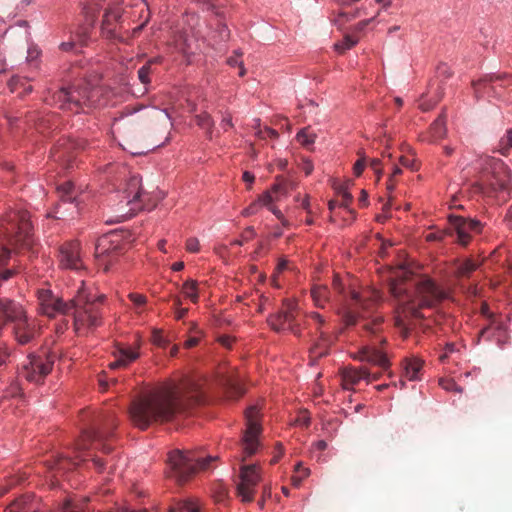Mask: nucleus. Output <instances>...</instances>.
I'll return each mask as SVG.
<instances>
[{
	"mask_svg": "<svg viewBox=\"0 0 512 512\" xmlns=\"http://www.w3.org/2000/svg\"><path fill=\"white\" fill-rule=\"evenodd\" d=\"M202 394L191 379L169 383L134 400L130 407L132 422L140 429L154 422H166L199 404Z\"/></svg>",
	"mask_w": 512,
	"mask_h": 512,
	"instance_id": "f257e3e1",
	"label": "nucleus"
},
{
	"mask_svg": "<svg viewBox=\"0 0 512 512\" xmlns=\"http://www.w3.org/2000/svg\"><path fill=\"white\" fill-rule=\"evenodd\" d=\"M117 426L116 419L112 416H106L104 419L95 422L92 427L85 429L80 438L75 443V456L56 458L49 468L57 472L69 470L79 464L80 461H87L91 457L93 467L99 472L112 473L115 469L114 457L102 459L97 455H92L90 450H101L104 455H109L113 448L107 443Z\"/></svg>",
	"mask_w": 512,
	"mask_h": 512,
	"instance_id": "f03ea898",
	"label": "nucleus"
},
{
	"mask_svg": "<svg viewBox=\"0 0 512 512\" xmlns=\"http://www.w3.org/2000/svg\"><path fill=\"white\" fill-rule=\"evenodd\" d=\"M39 310L43 315L54 317L58 314H73L74 328L78 334H85L102 324L101 306L105 296H93L80 288L77 295L69 302H63L49 289H39L37 292Z\"/></svg>",
	"mask_w": 512,
	"mask_h": 512,
	"instance_id": "7ed1b4c3",
	"label": "nucleus"
},
{
	"mask_svg": "<svg viewBox=\"0 0 512 512\" xmlns=\"http://www.w3.org/2000/svg\"><path fill=\"white\" fill-rule=\"evenodd\" d=\"M348 310L344 314L346 326L360 325L365 335H371L375 342L383 344L386 339L381 336L383 331V317L376 314V306L380 301V294L373 289L362 292L350 291Z\"/></svg>",
	"mask_w": 512,
	"mask_h": 512,
	"instance_id": "20e7f679",
	"label": "nucleus"
},
{
	"mask_svg": "<svg viewBox=\"0 0 512 512\" xmlns=\"http://www.w3.org/2000/svg\"><path fill=\"white\" fill-rule=\"evenodd\" d=\"M410 287L414 288V294L413 296L407 295L405 299H402L401 293L405 291L406 288H403L401 285H393L391 292L400 301L407 303L405 309L410 312L411 316L414 318H424L425 316L421 313L420 309L435 308L448 297L445 290L426 276L415 278Z\"/></svg>",
	"mask_w": 512,
	"mask_h": 512,
	"instance_id": "39448f33",
	"label": "nucleus"
},
{
	"mask_svg": "<svg viewBox=\"0 0 512 512\" xmlns=\"http://www.w3.org/2000/svg\"><path fill=\"white\" fill-rule=\"evenodd\" d=\"M101 94V88L84 84L83 86L61 88L46 96L45 102L48 105L74 113L87 112L89 109L101 105Z\"/></svg>",
	"mask_w": 512,
	"mask_h": 512,
	"instance_id": "423d86ee",
	"label": "nucleus"
},
{
	"mask_svg": "<svg viewBox=\"0 0 512 512\" xmlns=\"http://www.w3.org/2000/svg\"><path fill=\"white\" fill-rule=\"evenodd\" d=\"M482 171L477 185L483 193L502 194L506 201L512 190L511 172L507 165L500 159L485 156L481 159Z\"/></svg>",
	"mask_w": 512,
	"mask_h": 512,
	"instance_id": "0eeeda50",
	"label": "nucleus"
},
{
	"mask_svg": "<svg viewBox=\"0 0 512 512\" xmlns=\"http://www.w3.org/2000/svg\"><path fill=\"white\" fill-rule=\"evenodd\" d=\"M0 319L2 325L4 320L13 323L15 340L21 345L30 343L37 334L35 320L28 318L23 307L14 300L0 298Z\"/></svg>",
	"mask_w": 512,
	"mask_h": 512,
	"instance_id": "6e6552de",
	"label": "nucleus"
},
{
	"mask_svg": "<svg viewBox=\"0 0 512 512\" xmlns=\"http://www.w3.org/2000/svg\"><path fill=\"white\" fill-rule=\"evenodd\" d=\"M216 459L217 457L211 456L197 457L193 452L172 451L168 456V477L174 479L178 484H183L197 471L208 469L210 462Z\"/></svg>",
	"mask_w": 512,
	"mask_h": 512,
	"instance_id": "1a4fd4ad",
	"label": "nucleus"
},
{
	"mask_svg": "<svg viewBox=\"0 0 512 512\" xmlns=\"http://www.w3.org/2000/svg\"><path fill=\"white\" fill-rule=\"evenodd\" d=\"M33 226L26 210H11L1 220L0 232H4L9 243L30 245Z\"/></svg>",
	"mask_w": 512,
	"mask_h": 512,
	"instance_id": "9d476101",
	"label": "nucleus"
},
{
	"mask_svg": "<svg viewBox=\"0 0 512 512\" xmlns=\"http://www.w3.org/2000/svg\"><path fill=\"white\" fill-rule=\"evenodd\" d=\"M145 196L141 187V178L138 175L130 176L123 190V200L117 205L118 221L128 219L143 209Z\"/></svg>",
	"mask_w": 512,
	"mask_h": 512,
	"instance_id": "9b49d317",
	"label": "nucleus"
},
{
	"mask_svg": "<svg viewBox=\"0 0 512 512\" xmlns=\"http://www.w3.org/2000/svg\"><path fill=\"white\" fill-rule=\"evenodd\" d=\"M302 318L303 315L298 304L292 300H285L281 310L269 316L267 321L270 327L277 332L287 330L296 336H300Z\"/></svg>",
	"mask_w": 512,
	"mask_h": 512,
	"instance_id": "f8f14e48",
	"label": "nucleus"
},
{
	"mask_svg": "<svg viewBox=\"0 0 512 512\" xmlns=\"http://www.w3.org/2000/svg\"><path fill=\"white\" fill-rule=\"evenodd\" d=\"M120 236L110 233L101 236L95 246V258L99 268L108 272L122 255Z\"/></svg>",
	"mask_w": 512,
	"mask_h": 512,
	"instance_id": "ddd939ff",
	"label": "nucleus"
},
{
	"mask_svg": "<svg viewBox=\"0 0 512 512\" xmlns=\"http://www.w3.org/2000/svg\"><path fill=\"white\" fill-rule=\"evenodd\" d=\"M259 417V409L256 406L249 407L245 412L247 428L241 441V462H244L248 457L254 455L259 448V435L262 431L261 425L259 423Z\"/></svg>",
	"mask_w": 512,
	"mask_h": 512,
	"instance_id": "4468645a",
	"label": "nucleus"
},
{
	"mask_svg": "<svg viewBox=\"0 0 512 512\" xmlns=\"http://www.w3.org/2000/svg\"><path fill=\"white\" fill-rule=\"evenodd\" d=\"M236 485L237 496L243 503L254 500L256 488L261 481L260 468L256 464L242 465Z\"/></svg>",
	"mask_w": 512,
	"mask_h": 512,
	"instance_id": "2eb2a0df",
	"label": "nucleus"
},
{
	"mask_svg": "<svg viewBox=\"0 0 512 512\" xmlns=\"http://www.w3.org/2000/svg\"><path fill=\"white\" fill-rule=\"evenodd\" d=\"M54 364L52 356H29L23 363L19 375L27 381L40 384L44 378L51 372Z\"/></svg>",
	"mask_w": 512,
	"mask_h": 512,
	"instance_id": "dca6fc26",
	"label": "nucleus"
},
{
	"mask_svg": "<svg viewBox=\"0 0 512 512\" xmlns=\"http://www.w3.org/2000/svg\"><path fill=\"white\" fill-rule=\"evenodd\" d=\"M450 235H456L457 242L462 246L468 245L474 234L482 231L483 224L472 218H465L462 216H450Z\"/></svg>",
	"mask_w": 512,
	"mask_h": 512,
	"instance_id": "f3484780",
	"label": "nucleus"
},
{
	"mask_svg": "<svg viewBox=\"0 0 512 512\" xmlns=\"http://www.w3.org/2000/svg\"><path fill=\"white\" fill-rule=\"evenodd\" d=\"M59 265L64 269L80 270L84 267L77 241L64 243L59 249Z\"/></svg>",
	"mask_w": 512,
	"mask_h": 512,
	"instance_id": "a211bd4d",
	"label": "nucleus"
},
{
	"mask_svg": "<svg viewBox=\"0 0 512 512\" xmlns=\"http://www.w3.org/2000/svg\"><path fill=\"white\" fill-rule=\"evenodd\" d=\"M308 317L317 324V331L319 332V341L311 348L310 352L315 358L323 357L328 354L329 346L333 340L328 333L322 330V326L325 324L322 315L317 312H311L308 314Z\"/></svg>",
	"mask_w": 512,
	"mask_h": 512,
	"instance_id": "6ab92c4d",
	"label": "nucleus"
},
{
	"mask_svg": "<svg viewBox=\"0 0 512 512\" xmlns=\"http://www.w3.org/2000/svg\"><path fill=\"white\" fill-rule=\"evenodd\" d=\"M84 149L83 141L63 140L54 148L52 155L55 161L61 162L67 168L72 167V151Z\"/></svg>",
	"mask_w": 512,
	"mask_h": 512,
	"instance_id": "aec40b11",
	"label": "nucleus"
},
{
	"mask_svg": "<svg viewBox=\"0 0 512 512\" xmlns=\"http://www.w3.org/2000/svg\"><path fill=\"white\" fill-rule=\"evenodd\" d=\"M122 15L123 10L119 4H112L105 10L102 21V32L107 38L116 37L114 24L120 23Z\"/></svg>",
	"mask_w": 512,
	"mask_h": 512,
	"instance_id": "412c9836",
	"label": "nucleus"
},
{
	"mask_svg": "<svg viewBox=\"0 0 512 512\" xmlns=\"http://www.w3.org/2000/svg\"><path fill=\"white\" fill-rule=\"evenodd\" d=\"M342 385L344 389H352V387L365 379L367 383H370V372L367 368H344L341 371Z\"/></svg>",
	"mask_w": 512,
	"mask_h": 512,
	"instance_id": "4be33fe9",
	"label": "nucleus"
},
{
	"mask_svg": "<svg viewBox=\"0 0 512 512\" xmlns=\"http://www.w3.org/2000/svg\"><path fill=\"white\" fill-rule=\"evenodd\" d=\"M115 360L109 363L110 369L125 368L139 357L137 349L131 347L117 346L114 351Z\"/></svg>",
	"mask_w": 512,
	"mask_h": 512,
	"instance_id": "5701e85b",
	"label": "nucleus"
},
{
	"mask_svg": "<svg viewBox=\"0 0 512 512\" xmlns=\"http://www.w3.org/2000/svg\"><path fill=\"white\" fill-rule=\"evenodd\" d=\"M359 354V359L361 361H366L379 366L384 370L388 369L390 366V361L387 358V355L375 347L365 346L360 350Z\"/></svg>",
	"mask_w": 512,
	"mask_h": 512,
	"instance_id": "b1692460",
	"label": "nucleus"
},
{
	"mask_svg": "<svg viewBox=\"0 0 512 512\" xmlns=\"http://www.w3.org/2000/svg\"><path fill=\"white\" fill-rule=\"evenodd\" d=\"M39 500L32 494L17 498L5 512H39Z\"/></svg>",
	"mask_w": 512,
	"mask_h": 512,
	"instance_id": "393cba45",
	"label": "nucleus"
},
{
	"mask_svg": "<svg viewBox=\"0 0 512 512\" xmlns=\"http://www.w3.org/2000/svg\"><path fill=\"white\" fill-rule=\"evenodd\" d=\"M423 367V361L419 358L412 357L404 360V375L410 380L420 379V374Z\"/></svg>",
	"mask_w": 512,
	"mask_h": 512,
	"instance_id": "a878e982",
	"label": "nucleus"
},
{
	"mask_svg": "<svg viewBox=\"0 0 512 512\" xmlns=\"http://www.w3.org/2000/svg\"><path fill=\"white\" fill-rule=\"evenodd\" d=\"M311 296L315 306L324 308L327 303L332 301L330 290L327 286L317 285L311 289Z\"/></svg>",
	"mask_w": 512,
	"mask_h": 512,
	"instance_id": "bb28decb",
	"label": "nucleus"
},
{
	"mask_svg": "<svg viewBox=\"0 0 512 512\" xmlns=\"http://www.w3.org/2000/svg\"><path fill=\"white\" fill-rule=\"evenodd\" d=\"M8 87L12 93H18L19 96H23L32 91V86L28 83L26 78L19 76L12 77L8 82Z\"/></svg>",
	"mask_w": 512,
	"mask_h": 512,
	"instance_id": "cd10ccee",
	"label": "nucleus"
},
{
	"mask_svg": "<svg viewBox=\"0 0 512 512\" xmlns=\"http://www.w3.org/2000/svg\"><path fill=\"white\" fill-rule=\"evenodd\" d=\"M170 512H201V506L198 499L189 498L178 501Z\"/></svg>",
	"mask_w": 512,
	"mask_h": 512,
	"instance_id": "c85d7f7f",
	"label": "nucleus"
},
{
	"mask_svg": "<svg viewBox=\"0 0 512 512\" xmlns=\"http://www.w3.org/2000/svg\"><path fill=\"white\" fill-rule=\"evenodd\" d=\"M296 184L293 180L277 177L276 182L272 186V192L276 195V198L287 195L289 191L295 188Z\"/></svg>",
	"mask_w": 512,
	"mask_h": 512,
	"instance_id": "c756f323",
	"label": "nucleus"
},
{
	"mask_svg": "<svg viewBox=\"0 0 512 512\" xmlns=\"http://www.w3.org/2000/svg\"><path fill=\"white\" fill-rule=\"evenodd\" d=\"M226 393L230 399L241 397L245 393V389L238 379L227 378L225 380Z\"/></svg>",
	"mask_w": 512,
	"mask_h": 512,
	"instance_id": "7c9ffc66",
	"label": "nucleus"
},
{
	"mask_svg": "<svg viewBox=\"0 0 512 512\" xmlns=\"http://www.w3.org/2000/svg\"><path fill=\"white\" fill-rule=\"evenodd\" d=\"M10 257V250L2 247L0 250V268L4 266ZM18 273L16 269L0 270V282L7 281Z\"/></svg>",
	"mask_w": 512,
	"mask_h": 512,
	"instance_id": "2f4dec72",
	"label": "nucleus"
},
{
	"mask_svg": "<svg viewBox=\"0 0 512 512\" xmlns=\"http://www.w3.org/2000/svg\"><path fill=\"white\" fill-rule=\"evenodd\" d=\"M161 57H155L146 62L139 70H138V78L142 84L147 85L150 83L149 75L153 73L152 66L154 64L161 63Z\"/></svg>",
	"mask_w": 512,
	"mask_h": 512,
	"instance_id": "473e14b6",
	"label": "nucleus"
},
{
	"mask_svg": "<svg viewBox=\"0 0 512 512\" xmlns=\"http://www.w3.org/2000/svg\"><path fill=\"white\" fill-rule=\"evenodd\" d=\"M316 133L310 127L302 128L296 135V140L305 148L310 149L316 140Z\"/></svg>",
	"mask_w": 512,
	"mask_h": 512,
	"instance_id": "72a5a7b5",
	"label": "nucleus"
},
{
	"mask_svg": "<svg viewBox=\"0 0 512 512\" xmlns=\"http://www.w3.org/2000/svg\"><path fill=\"white\" fill-rule=\"evenodd\" d=\"M430 134L434 140L441 139L446 134L444 116H439L430 126Z\"/></svg>",
	"mask_w": 512,
	"mask_h": 512,
	"instance_id": "f704fd0d",
	"label": "nucleus"
},
{
	"mask_svg": "<svg viewBox=\"0 0 512 512\" xmlns=\"http://www.w3.org/2000/svg\"><path fill=\"white\" fill-rule=\"evenodd\" d=\"M181 292L184 296L190 299L193 303H197L199 296L197 290V282L195 280H187L183 283Z\"/></svg>",
	"mask_w": 512,
	"mask_h": 512,
	"instance_id": "c9c22d12",
	"label": "nucleus"
},
{
	"mask_svg": "<svg viewBox=\"0 0 512 512\" xmlns=\"http://www.w3.org/2000/svg\"><path fill=\"white\" fill-rule=\"evenodd\" d=\"M479 264L471 259L460 262L457 266L456 273L460 277H469L472 272L478 268Z\"/></svg>",
	"mask_w": 512,
	"mask_h": 512,
	"instance_id": "e433bc0d",
	"label": "nucleus"
},
{
	"mask_svg": "<svg viewBox=\"0 0 512 512\" xmlns=\"http://www.w3.org/2000/svg\"><path fill=\"white\" fill-rule=\"evenodd\" d=\"M195 118H196L197 125L200 128L205 129L207 131V133L211 136L212 128L214 126V121H213L212 117L210 116V114H208L207 112H202L201 114L196 115Z\"/></svg>",
	"mask_w": 512,
	"mask_h": 512,
	"instance_id": "4c0bfd02",
	"label": "nucleus"
},
{
	"mask_svg": "<svg viewBox=\"0 0 512 512\" xmlns=\"http://www.w3.org/2000/svg\"><path fill=\"white\" fill-rule=\"evenodd\" d=\"M494 80V76H488L484 79L473 82V89L476 97H480L483 90L494 89L493 86H489L488 83Z\"/></svg>",
	"mask_w": 512,
	"mask_h": 512,
	"instance_id": "58836bf2",
	"label": "nucleus"
},
{
	"mask_svg": "<svg viewBox=\"0 0 512 512\" xmlns=\"http://www.w3.org/2000/svg\"><path fill=\"white\" fill-rule=\"evenodd\" d=\"M58 512H85L83 503L76 501H66Z\"/></svg>",
	"mask_w": 512,
	"mask_h": 512,
	"instance_id": "ea45409f",
	"label": "nucleus"
},
{
	"mask_svg": "<svg viewBox=\"0 0 512 512\" xmlns=\"http://www.w3.org/2000/svg\"><path fill=\"white\" fill-rule=\"evenodd\" d=\"M358 42L357 38H354L350 35H346L342 42L335 44V48L340 53L352 48Z\"/></svg>",
	"mask_w": 512,
	"mask_h": 512,
	"instance_id": "a19ab883",
	"label": "nucleus"
},
{
	"mask_svg": "<svg viewBox=\"0 0 512 512\" xmlns=\"http://www.w3.org/2000/svg\"><path fill=\"white\" fill-rule=\"evenodd\" d=\"M73 189V184L71 182H66L59 187V192L61 193V199L64 202H72L73 197L71 196Z\"/></svg>",
	"mask_w": 512,
	"mask_h": 512,
	"instance_id": "79ce46f5",
	"label": "nucleus"
},
{
	"mask_svg": "<svg viewBox=\"0 0 512 512\" xmlns=\"http://www.w3.org/2000/svg\"><path fill=\"white\" fill-rule=\"evenodd\" d=\"M338 195L341 197L340 205L343 207H348L352 202V195L347 191V189L343 186H339L336 188Z\"/></svg>",
	"mask_w": 512,
	"mask_h": 512,
	"instance_id": "37998d69",
	"label": "nucleus"
},
{
	"mask_svg": "<svg viewBox=\"0 0 512 512\" xmlns=\"http://www.w3.org/2000/svg\"><path fill=\"white\" fill-rule=\"evenodd\" d=\"M509 148H512V129L509 130L505 137L500 141V152L503 155H507Z\"/></svg>",
	"mask_w": 512,
	"mask_h": 512,
	"instance_id": "c03bdc74",
	"label": "nucleus"
},
{
	"mask_svg": "<svg viewBox=\"0 0 512 512\" xmlns=\"http://www.w3.org/2000/svg\"><path fill=\"white\" fill-rule=\"evenodd\" d=\"M439 385L447 391L462 392V388L458 386L453 379H440Z\"/></svg>",
	"mask_w": 512,
	"mask_h": 512,
	"instance_id": "a18cd8bd",
	"label": "nucleus"
},
{
	"mask_svg": "<svg viewBox=\"0 0 512 512\" xmlns=\"http://www.w3.org/2000/svg\"><path fill=\"white\" fill-rule=\"evenodd\" d=\"M241 56L240 53H236L235 56H231L227 59V63L228 65L230 66H238L240 68L239 70V76H244L245 73H246V70L243 66V62L239 59V57Z\"/></svg>",
	"mask_w": 512,
	"mask_h": 512,
	"instance_id": "49530a36",
	"label": "nucleus"
},
{
	"mask_svg": "<svg viewBox=\"0 0 512 512\" xmlns=\"http://www.w3.org/2000/svg\"><path fill=\"white\" fill-rule=\"evenodd\" d=\"M332 288L338 295L343 296L345 293V285L343 284L342 280L338 275L334 276L333 282H332Z\"/></svg>",
	"mask_w": 512,
	"mask_h": 512,
	"instance_id": "de8ad7c7",
	"label": "nucleus"
},
{
	"mask_svg": "<svg viewBox=\"0 0 512 512\" xmlns=\"http://www.w3.org/2000/svg\"><path fill=\"white\" fill-rule=\"evenodd\" d=\"M128 297L131 300V302H133V304L137 307H141V306L145 305V303L147 301L146 296H144L142 294H138V293H130L128 295Z\"/></svg>",
	"mask_w": 512,
	"mask_h": 512,
	"instance_id": "09e8293b",
	"label": "nucleus"
},
{
	"mask_svg": "<svg viewBox=\"0 0 512 512\" xmlns=\"http://www.w3.org/2000/svg\"><path fill=\"white\" fill-rule=\"evenodd\" d=\"M456 352V346L454 343H447L445 346V352L439 356L441 362H445L451 354Z\"/></svg>",
	"mask_w": 512,
	"mask_h": 512,
	"instance_id": "8fccbe9b",
	"label": "nucleus"
},
{
	"mask_svg": "<svg viewBox=\"0 0 512 512\" xmlns=\"http://www.w3.org/2000/svg\"><path fill=\"white\" fill-rule=\"evenodd\" d=\"M26 121L27 123H34L36 127H41L42 125H45L46 123V119L43 118V117H36V114L33 112V113H30L29 115L26 116Z\"/></svg>",
	"mask_w": 512,
	"mask_h": 512,
	"instance_id": "3c124183",
	"label": "nucleus"
},
{
	"mask_svg": "<svg viewBox=\"0 0 512 512\" xmlns=\"http://www.w3.org/2000/svg\"><path fill=\"white\" fill-rule=\"evenodd\" d=\"M288 269V261L286 260H280L278 262V265H277V268H276V273L273 275V285L275 287H279L280 285L277 283V280H276V275L278 273H281L283 272L284 270Z\"/></svg>",
	"mask_w": 512,
	"mask_h": 512,
	"instance_id": "603ef678",
	"label": "nucleus"
},
{
	"mask_svg": "<svg viewBox=\"0 0 512 512\" xmlns=\"http://www.w3.org/2000/svg\"><path fill=\"white\" fill-rule=\"evenodd\" d=\"M186 249L189 251V252H192V253H196L199 251L200 249V244H199V241L198 239L196 238H189L187 241H186Z\"/></svg>",
	"mask_w": 512,
	"mask_h": 512,
	"instance_id": "864d4df0",
	"label": "nucleus"
},
{
	"mask_svg": "<svg viewBox=\"0 0 512 512\" xmlns=\"http://www.w3.org/2000/svg\"><path fill=\"white\" fill-rule=\"evenodd\" d=\"M257 134L262 139H266L267 137H269V138L278 137L277 131L274 129L268 128V127H266L264 130H259Z\"/></svg>",
	"mask_w": 512,
	"mask_h": 512,
	"instance_id": "5fc2aeb1",
	"label": "nucleus"
},
{
	"mask_svg": "<svg viewBox=\"0 0 512 512\" xmlns=\"http://www.w3.org/2000/svg\"><path fill=\"white\" fill-rule=\"evenodd\" d=\"M450 235V230H447V231H441V232H437V233H429L427 236H426V239L428 241H441L444 239V237L446 235Z\"/></svg>",
	"mask_w": 512,
	"mask_h": 512,
	"instance_id": "6e6d98bb",
	"label": "nucleus"
},
{
	"mask_svg": "<svg viewBox=\"0 0 512 512\" xmlns=\"http://www.w3.org/2000/svg\"><path fill=\"white\" fill-rule=\"evenodd\" d=\"M366 166V159L364 157H361L355 164H354V167H353V170H354V174L356 176H360L364 170Z\"/></svg>",
	"mask_w": 512,
	"mask_h": 512,
	"instance_id": "4d7b16f0",
	"label": "nucleus"
},
{
	"mask_svg": "<svg viewBox=\"0 0 512 512\" xmlns=\"http://www.w3.org/2000/svg\"><path fill=\"white\" fill-rule=\"evenodd\" d=\"M152 341L154 344L163 347L166 345V340L164 339L163 335L160 331H154L152 334Z\"/></svg>",
	"mask_w": 512,
	"mask_h": 512,
	"instance_id": "13d9d810",
	"label": "nucleus"
},
{
	"mask_svg": "<svg viewBox=\"0 0 512 512\" xmlns=\"http://www.w3.org/2000/svg\"><path fill=\"white\" fill-rule=\"evenodd\" d=\"M274 194L271 191H266L265 193L262 194V196L259 198V204L261 203L262 205H265V206H268L270 203H272V201L274 200V197L273 195Z\"/></svg>",
	"mask_w": 512,
	"mask_h": 512,
	"instance_id": "bf43d9fd",
	"label": "nucleus"
},
{
	"mask_svg": "<svg viewBox=\"0 0 512 512\" xmlns=\"http://www.w3.org/2000/svg\"><path fill=\"white\" fill-rule=\"evenodd\" d=\"M358 15V11H354V12H349V11H341L338 15V19L336 20V22H341V18H343L344 20L348 21V20H351L355 17H357Z\"/></svg>",
	"mask_w": 512,
	"mask_h": 512,
	"instance_id": "052dcab7",
	"label": "nucleus"
},
{
	"mask_svg": "<svg viewBox=\"0 0 512 512\" xmlns=\"http://www.w3.org/2000/svg\"><path fill=\"white\" fill-rule=\"evenodd\" d=\"M296 422L298 423V425L308 427L310 425V417L307 415L306 412H303L298 416Z\"/></svg>",
	"mask_w": 512,
	"mask_h": 512,
	"instance_id": "680f3d73",
	"label": "nucleus"
},
{
	"mask_svg": "<svg viewBox=\"0 0 512 512\" xmlns=\"http://www.w3.org/2000/svg\"><path fill=\"white\" fill-rule=\"evenodd\" d=\"M381 161L379 159H372L370 162V167L373 169V171L377 175V180L380 179L381 176V168H380Z\"/></svg>",
	"mask_w": 512,
	"mask_h": 512,
	"instance_id": "e2e57ef3",
	"label": "nucleus"
},
{
	"mask_svg": "<svg viewBox=\"0 0 512 512\" xmlns=\"http://www.w3.org/2000/svg\"><path fill=\"white\" fill-rule=\"evenodd\" d=\"M76 45V42L74 40L72 41H67V42H62L60 45H59V49L64 51V52H70L74 49Z\"/></svg>",
	"mask_w": 512,
	"mask_h": 512,
	"instance_id": "0e129e2a",
	"label": "nucleus"
},
{
	"mask_svg": "<svg viewBox=\"0 0 512 512\" xmlns=\"http://www.w3.org/2000/svg\"><path fill=\"white\" fill-rule=\"evenodd\" d=\"M258 207H259V203L258 202L252 203L249 207L244 209L242 213H243L244 216L253 215L254 213H256Z\"/></svg>",
	"mask_w": 512,
	"mask_h": 512,
	"instance_id": "69168bd1",
	"label": "nucleus"
},
{
	"mask_svg": "<svg viewBox=\"0 0 512 512\" xmlns=\"http://www.w3.org/2000/svg\"><path fill=\"white\" fill-rule=\"evenodd\" d=\"M295 471L300 474V477L305 478L309 475V469L302 466V463H297Z\"/></svg>",
	"mask_w": 512,
	"mask_h": 512,
	"instance_id": "338daca9",
	"label": "nucleus"
},
{
	"mask_svg": "<svg viewBox=\"0 0 512 512\" xmlns=\"http://www.w3.org/2000/svg\"><path fill=\"white\" fill-rule=\"evenodd\" d=\"M110 512H147V510L146 509L134 510V509H130L128 507H116L115 509H113Z\"/></svg>",
	"mask_w": 512,
	"mask_h": 512,
	"instance_id": "774afa93",
	"label": "nucleus"
}]
</instances>
